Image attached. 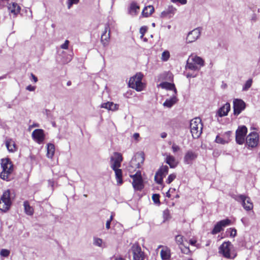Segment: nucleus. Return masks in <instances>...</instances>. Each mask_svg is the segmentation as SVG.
Returning <instances> with one entry per match:
<instances>
[{
  "label": "nucleus",
  "mask_w": 260,
  "mask_h": 260,
  "mask_svg": "<svg viewBox=\"0 0 260 260\" xmlns=\"http://www.w3.org/2000/svg\"><path fill=\"white\" fill-rule=\"evenodd\" d=\"M1 165L2 171L0 173V178L7 181H10L11 180L10 176L14 170L12 162L10 158H3L1 160Z\"/></svg>",
  "instance_id": "f257e3e1"
},
{
  "label": "nucleus",
  "mask_w": 260,
  "mask_h": 260,
  "mask_svg": "<svg viewBox=\"0 0 260 260\" xmlns=\"http://www.w3.org/2000/svg\"><path fill=\"white\" fill-rule=\"evenodd\" d=\"M219 253L228 259H234L237 256V253L230 241L224 242L219 247Z\"/></svg>",
  "instance_id": "f03ea898"
},
{
  "label": "nucleus",
  "mask_w": 260,
  "mask_h": 260,
  "mask_svg": "<svg viewBox=\"0 0 260 260\" xmlns=\"http://www.w3.org/2000/svg\"><path fill=\"white\" fill-rule=\"evenodd\" d=\"M143 77L144 75L142 73H136L135 75L130 78L128 82L129 87L137 91H142L145 87V84L142 82Z\"/></svg>",
  "instance_id": "7ed1b4c3"
},
{
  "label": "nucleus",
  "mask_w": 260,
  "mask_h": 260,
  "mask_svg": "<svg viewBox=\"0 0 260 260\" xmlns=\"http://www.w3.org/2000/svg\"><path fill=\"white\" fill-rule=\"evenodd\" d=\"M203 126L202 120L200 118L197 117L190 121V132L194 139H197L201 136L202 133Z\"/></svg>",
  "instance_id": "20e7f679"
},
{
  "label": "nucleus",
  "mask_w": 260,
  "mask_h": 260,
  "mask_svg": "<svg viewBox=\"0 0 260 260\" xmlns=\"http://www.w3.org/2000/svg\"><path fill=\"white\" fill-rule=\"evenodd\" d=\"M175 240L176 244L180 248L181 252L190 255L192 254L191 251L190 250L188 246H186L185 242L187 243V240L181 235H176L175 237Z\"/></svg>",
  "instance_id": "39448f33"
},
{
  "label": "nucleus",
  "mask_w": 260,
  "mask_h": 260,
  "mask_svg": "<svg viewBox=\"0 0 260 260\" xmlns=\"http://www.w3.org/2000/svg\"><path fill=\"white\" fill-rule=\"evenodd\" d=\"M12 202L10 199V191H5L0 200V210L3 212L7 211L10 208Z\"/></svg>",
  "instance_id": "423d86ee"
},
{
  "label": "nucleus",
  "mask_w": 260,
  "mask_h": 260,
  "mask_svg": "<svg viewBox=\"0 0 260 260\" xmlns=\"http://www.w3.org/2000/svg\"><path fill=\"white\" fill-rule=\"evenodd\" d=\"M144 159V154L143 153L136 155L129 162L128 170L131 172L135 171L136 169L140 168L142 164H143Z\"/></svg>",
  "instance_id": "0eeeda50"
},
{
  "label": "nucleus",
  "mask_w": 260,
  "mask_h": 260,
  "mask_svg": "<svg viewBox=\"0 0 260 260\" xmlns=\"http://www.w3.org/2000/svg\"><path fill=\"white\" fill-rule=\"evenodd\" d=\"M232 197L238 202L241 201L242 206L246 210L249 211L253 209V203L250 198L244 195H233Z\"/></svg>",
  "instance_id": "6e6552de"
},
{
  "label": "nucleus",
  "mask_w": 260,
  "mask_h": 260,
  "mask_svg": "<svg viewBox=\"0 0 260 260\" xmlns=\"http://www.w3.org/2000/svg\"><path fill=\"white\" fill-rule=\"evenodd\" d=\"M130 177L133 179V186L136 190H141L144 188L143 181L140 171H138L134 175H131Z\"/></svg>",
  "instance_id": "1a4fd4ad"
},
{
  "label": "nucleus",
  "mask_w": 260,
  "mask_h": 260,
  "mask_svg": "<svg viewBox=\"0 0 260 260\" xmlns=\"http://www.w3.org/2000/svg\"><path fill=\"white\" fill-rule=\"evenodd\" d=\"M247 133V128L244 126H239L236 131V141L239 145L243 144L245 142V136Z\"/></svg>",
  "instance_id": "9d476101"
},
{
  "label": "nucleus",
  "mask_w": 260,
  "mask_h": 260,
  "mask_svg": "<svg viewBox=\"0 0 260 260\" xmlns=\"http://www.w3.org/2000/svg\"><path fill=\"white\" fill-rule=\"evenodd\" d=\"M133 254V260H144V253L138 242L134 243L131 248Z\"/></svg>",
  "instance_id": "9b49d317"
},
{
  "label": "nucleus",
  "mask_w": 260,
  "mask_h": 260,
  "mask_svg": "<svg viewBox=\"0 0 260 260\" xmlns=\"http://www.w3.org/2000/svg\"><path fill=\"white\" fill-rule=\"evenodd\" d=\"M246 144L250 147H255L259 142V135L255 132H251L246 138Z\"/></svg>",
  "instance_id": "f8f14e48"
},
{
  "label": "nucleus",
  "mask_w": 260,
  "mask_h": 260,
  "mask_svg": "<svg viewBox=\"0 0 260 260\" xmlns=\"http://www.w3.org/2000/svg\"><path fill=\"white\" fill-rule=\"evenodd\" d=\"M231 220L228 218L220 220L217 222L214 225V227L213 228L211 233L212 235L217 234L223 230V228L230 225L231 224Z\"/></svg>",
  "instance_id": "ddd939ff"
},
{
  "label": "nucleus",
  "mask_w": 260,
  "mask_h": 260,
  "mask_svg": "<svg viewBox=\"0 0 260 260\" xmlns=\"http://www.w3.org/2000/svg\"><path fill=\"white\" fill-rule=\"evenodd\" d=\"M114 156L111 157V167L112 169H119L121 167V164L123 161L122 154L119 152H114Z\"/></svg>",
  "instance_id": "4468645a"
},
{
  "label": "nucleus",
  "mask_w": 260,
  "mask_h": 260,
  "mask_svg": "<svg viewBox=\"0 0 260 260\" xmlns=\"http://www.w3.org/2000/svg\"><path fill=\"white\" fill-rule=\"evenodd\" d=\"M246 104L245 102L241 99H235L233 102L234 114L235 115H238L245 109Z\"/></svg>",
  "instance_id": "2eb2a0df"
},
{
  "label": "nucleus",
  "mask_w": 260,
  "mask_h": 260,
  "mask_svg": "<svg viewBox=\"0 0 260 260\" xmlns=\"http://www.w3.org/2000/svg\"><path fill=\"white\" fill-rule=\"evenodd\" d=\"M33 139L38 144H41L45 140V135L42 129H36L32 133Z\"/></svg>",
  "instance_id": "dca6fc26"
},
{
  "label": "nucleus",
  "mask_w": 260,
  "mask_h": 260,
  "mask_svg": "<svg viewBox=\"0 0 260 260\" xmlns=\"http://www.w3.org/2000/svg\"><path fill=\"white\" fill-rule=\"evenodd\" d=\"M201 35L200 30L199 28H196L190 31L186 37V42L190 43L196 41Z\"/></svg>",
  "instance_id": "f3484780"
},
{
  "label": "nucleus",
  "mask_w": 260,
  "mask_h": 260,
  "mask_svg": "<svg viewBox=\"0 0 260 260\" xmlns=\"http://www.w3.org/2000/svg\"><path fill=\"white\" fill-rule=\"evenodd\" d=\"M197 157V153L191 150H188L184 155V161L186 164H192V161L195 160Z\"/></svg>",
  "instance_id": "a211bd4d"
},
{
  "label": "nucleus",
  "mask_w": 260,
  "mask_h": 260,
  "mask_svg": "<svg viewBox=\"0 0 260 260\" xmlns=\"http://www.w3.org/2000/svg\"><path fill=\"white\" fill-rule=\"evenodd\" d=\"M110 30L109 25L107 24L105 26V30L102 34L101 39V42L104 45L108 44L110 40Z\"/></svg>",
  "instance_id": "6ab92c4d"
},
{
  "label": "nucleus",
  "mask_w": 260,
  "mask_h": 260,
  "mask_svg": "<svg viewBox=\"0 0 260 260\" xmlns=\"http://www.w3.org/2000/svg\"><path fill=\"white\" fill-rule=\"evenodd\" d=\"M8 10L10 14L16 17L20 12L21 8L16 3L9 4L8 6Z\"/></svg>",
  "instance_id": "aec40b11"
},
{
  "label": "nucleus",
  "mask_w": 260,
  "mask_h": 260,
  "mask_svg": "<svg viewBox=\"0 0 260 260\" xmlns=\"http://www.w3.org/2000/svg\"><path fill=\"white\" fill-rule=\"evenodd\" d=\"M176 11V9L174 8L173 6H169L167 9L163 11L161 13V17L162 18H171L172 17L175 11Z\"/></svg>",
  "instance_id": "412c9836"
},
{
  "label": "nucleus",
  "mask_w": 260,
  "mask_h": 260,
  "mask_svg": "<svg viewBox=\"0 0 260 260\" xmlns=\"http://www.w3.org/2000/svg\"><path fill=\"white\" fill-rule=\"evenodd\" d=\"M140 9V6L135 2L131 3L128 8V13L132 15H137Z\"/></svg>",
  "instance_id": "4be33fe9"
},
{
  "label": "nucleus",
  "mask_w": 260,
  "mask_h": 260,
  "mask_svg": "<svg viewBox=\"0 0 260 260\" xmlns=\"http://www.w3.org/2000/svg\"><path fill=\"white\" fill-rule=\"evenodd\" d=\"M231 110V106L230 103H226L222 106L218 111V116L223 117L226 116Z\"/></svg>",
  "instance_id": "5701e85b"
},
{
  "label": "nucleus",
  "mask_w": 260,
  "mask_h": 260,
  "mask_svg": "<svg viewBox=\"0 0 260 260\" xmlns=\"http://www.w3.org/2000/svg\"><path fill=\"white\" fill-rule=\"evenodd\" d=\"M6 146L9 152H14L17 150V147L15 142L11 139L6 140Z\"/></svg>",
  "instance_id": "b1692460"
},
{
  "label": "nucleus",
  "mask_w": 260,
  "mask_h": 260,
  "mask_svg": "<svg viewBox=\"0 0 260 260\" xmlns=\"http://www.w3.org/2000/svg\"><path fill=\"white\" fill-rule=\"evenodd\" d=\"M165 161L169 165L171 168H175L178 164L175 157L170 154L167 155Z\"/></svg>",
  "instance_id": "393cba45"
},
{
  "label": "nucleus",
  "mask_w": 260,
  "mask_h": 260,
  "mask_svg": "<svg viewBox=\"0 0 260 260\" xmlns=\"http://www.w3.org/2000/svg\"><path fill=\"white\" fill-rule=\"evenodd\" d=\"M101 107L109 110L115 111L118 110L119 106L117 104H114L113 102H108L103 103Z\"/></svg>",
  "instance_id": "a878e982"
},
{
  "label": "nucleus",
  "mask_w": 260,
  "mask_h": 260,
  "mask_svg": "<svg viewBox=\"0 0 260 260\" xmlns=\"http://www.w3.org/2000/svg\"><path fill=\"white\" fill-rule=\"evenodd\" d=\"M160 256L164 260H169L171 257V250L167 247H164L160 251Z\"/></svg>",
  "instance_id": "bb28decb"
},
{
  "label": "nucleus",
  "mask_w": 260,
  "mask_h": 260,
  "mask_svg": "<svg viewBox=\"0 0 260 260\" xmlns=\"http://www.w3.org/2000/svg\"><path fill=\"white\" fill-rule=\"evenodd\" d=\"M154 8L153 6L149 5L145 7L142 12V15L145 17H148L154 12Z\"/></svg>",
  "instance_id": "cd10ccee"
},
{
  "label": "nucleus",
  "mask_w": 260,
  "mask_h": 260,
  "mask_svg": "<svg viewBox=\"0 0 260 260\" xmlns=\"http://www.w3.org/2000/svg\"><path fill=\"white\" fill-rule=\"evenodd\" d=\"M115 173V177L118 185H120L123 183L122 172L120 169H113Z\"/></svg>",
  "instance_id": "c85d7f7f"
},
{
  "label": "nucleus",
  "mask_w": 260,
  "mask_h": 260,
  "mask_svg": "<svg viewBox=\"0 0 260 260\" xmlns=\"http://www.w3.org/2000/svg\"><path fill=\"white\" fill-rule=\"evenodd\" d=\"M159 86L164 89L174 90L175 93L177 92V90L175 88V85L173 83H171L167 82H164L159 84Z\"/></svg>",
  "instance_id": "c756f323"
},
{
  "label": "nucleus",
  "mask_w": 260,
  "mask_h": 260,
  "mask_svg": "<svg viewBox=\"0 0 260 260\" xmlns=\"http://www.w3.org/2000/svg\"><path fill=\"white\" fill-rule=\"evenodd\" d=\"M23 206L25 213L28 215H32L34 213V208L30 206L28 201H24Z\"/></svg>",
  "instance_id": "7c9ffc66"
},
{
  "label": "nucleus",
  "mask_w": 260,
  "mask_h": 260,
  "mask_svg": "<svg viewBox=\"0 0 260 260\" xmlns=\"http://www.w3.org/2000/svg\"><path fill=\"white\" fill-rule=\"evenodd\" d=\"M47 156L49 158H52L55 152V146L52 143H49L47 144Z\"/></svg>",
  "instance_id": "2f4dec72"
},
{
  "label": "nucleus",
  "mask_w": 260,
  "mask_h": 260,
  "mask_svg": "<svg viewBox=\"0 0 260 260\" xmlns=\"http://www.w3.org/2000/svg\"><path fill=\"white\" fill-rule=\"evenodd\" d=\"M177 98L175 96L171 98L169 100H167L164 103V106L168 108L171 107L177 102Z\"/></svg>",
  "instance_id": "473e14b6"
},
{
  "label": "nucleus",
  "mask_w": 260,
  "mask_h": 260,
  "mask_svg": "<svg viewBox=\"0 0 260 260\" xmlns=\"http://www.w3.org/2000/svg\"><path fill=\"white\" fill-rule=\"evenodd\" d=\"M191 60H193L196 64L198 66H199L200 67H203L204 65V60L200 57L196 56L194 57L191 58Z\"/></svg>",
  "instance_id": "72a5a7b5"
},
{
  "label": "nucleus",
  "mask_w": 260,
  "mask_h": 260,
  "mask_svg": "<svg viewBox=\"0 0 260 260\" xmlns=\"http://www.w3.org/2000/svg\"><path fill=\"white\" fill-rule=\"evenodd\" d=\"M164 176L157 171L154 176V180L158 184H162L163 183V178Z\"/></svg>",
  "instance_id": "f704fd0d"
},
{
  "label": "nucleus",
  "mask_w": 260,
  "mask_h": 260,
  "mask_svg": "<svg viewBox=\"0 0 260 260\" xmlns=\"http://www.w3.org/2000/svg\"><path fill=\"white\" fill-rule=\"evenodd\" d=\"M187 66L188 69L192 70H198V66L196 64L195 62L191 60V59H189L187 62Z\"/></svg>",
  "instance_id": "c9c22d12"
},
{
  "label": "nucleus",
  "mask_w": 260,
  "mask_h": 260,
  "mask_svg": "<svg viewBox=\"0 0 260 260\" xmlns=\"http://www.w3.org/2000/svg\"><path fill=\"white\" fill-rule=\"evenodd\" d=\"M158 171L161 173L164 177L168 173L169 168L167 166H161Z\"/></svg>",
  "instance_id": "e433bc0d"
},
{
  "label": "nucleus",
  "mask_w": 260,
  "mask_h": 260,
  "mask_svg": "<svg viewBox=\"0 0 260 260\" xmlns=\"http://www.w3.org/2000/svg\"><path fill=\"white\" fill-rule=\"evenodd\" d=\"M215 142L218 144H224L229 142V140H226L223 138L220 137L219 135H217L215 140Z\"/></svg>",
  "instance_id": "4c0bfd02"
},
{
  "label": "nucleus",
  "mask_w": 260,
  "mask_h": 260,
  "mask_svg": "<svg viewBox=\"0 0 260 260\" xmlns=\"http://www.w3.org/2000/svg\"><path fill=\"white\" fill-rule=\"evenodd\" d=\"M160 196L159 194L155 193L152 195V199L155 204L159 205L160 202L159 200Z\"/></svg>",
  "instance_id": "58836bf2"
},
{
  "label": "nucleus",
  "mask_w": 260,
  "mask_h": 260,
  "mask_svg": "<svg viewBox=\"0 0 260 260\" xmlns=\"http://www.w3.org/2000/svg\"><path fill=\"white\" fill-rule=\"evenodd\" d=\"M252 80L251 79H248L245 83L243 87V90H247L251 86Z\"/></svg>",
  "instance_id": "ea45409f"
},
{
  "label": "nucleus",
  "mask_w": 260,
  "mask_h": 260,
  "mask_svg": "<svg viewBox=\"0 0 260 260\" xmlns=\"http://www.w3.org/2000/svg\"><path fill=\"white\" fill-rule=\"evenodd\" d=\"M176 175L175 173L169 175L166 180V183L168 184H170L176 178Z\"/></svg>",
  "instance_id": "a19ab883"
},
{
  "label": "nucleus",
  "mask_w": 260,
  "mask_h": 260,
  "mask_svg": "<svg viewBox=\"0 0 260 260\" xmlns=\"http://www.w3.org/2000/svg\"><path fill=\"white\" fill-rule=\"evenodd\" d=\"M80 0H67L68 8L70 9L73 5L77 4L79 3Z\"/></svg>",
  "instance_id": "79ce46f5"
},
{
  "label": "nucleus",
  "mask_w": 260,
  "mask_h": 260,
  "mask_svg": "<svg viewBox=\"0 0 260 260\" xmlns=\"http://www.w3.org/2000/svg\"><path fill=\"white\" fill-rule=\"evenodd\" d=\"M170 57V53L168 51H165L162 52L161 55V59L164 61H167Z\"/></svg>",
  "instance_id": "37998d69"
},
{
  "label": "nucleus",
  "mask_w": 260,
  "mask_h": 260,
  "mask_svg": "<svg viewBox=\"0 0 260 260\" xmlns=\"http://www.w3.org/2000/svg\"><path fill=\"white\" fill-rule=\"evenodd\" d=\"M10 253V251L6 249H3L0 252V255L2 256L8 257Z\"/></svg>",
  "instance_id": "c03bdc74"
},
{
  "label": "nucleus",
  "mask_w": 260,
  "mask_h": 260,
  "mask_svg": "<svg viewBox=\"0 0 260 260\" xmlns=\"http://www.w3.org/2000/svg\"><path fill=\"white\" fill-rule=\"evenodd\" d=\"M163 217H164L165 220H167L170 219L171 216L170 215V211L168 209H166L165 211H164Z\"/></svg>",
  "instance_id": "a18cd8bd"
},
{
  "label": "nucleus",
  "mask_w": 260,
  "mask_h": 260,
  "mask_svg": "<svg viewBox=\"0 0 260 260\" xmlns=\"http://www.w3.org/2000/svg\"><path fill=\"white\" fill-rule=\"evenodd\" d=\"M103 243V241L101 239L96 238L94 239V244L98 246H101Z\"/></svg>",
  "instance_id": "49530a36"
},
{
  "label": "nucleus",
  "mask_w": 260,
  "mask_h": 260,
  "mask_svg": "<svg viewBox=\"0 0 260 260\" xmlns=\"http://www.w3.org/2000/svg\"><path fill=\"white\" fill-rule=\"evenodd\" d=\"M147 30V27L145 26H142L140 29V32L141 34V37L143 38L145 35V34Z\"/></svg>",
  "instance_id": "de8ad7c7"
},
{
  "label": "nucleus",
  "mask_w": 260,
  "mask_h": 260,
  "mask_svg": "<svg viewBox=\"0 0 260 260\" xmlns=\"http://www.w3.org/2000/svg\"><path fill=\"white\" fill-rule=\"evenodd\" d=\"M113 215H111L110 216V219H108L107 222H106V228L107 229H109L110 228V224H111V222L112 221V220H113Z\"/></svg>",
  "instance_id": "09e8293b"
},
{
  "label": "nucleus",
  "mask_w": 260,
  "mask_h": 260,
  "mask_svg": "<svg viewBox=\"0 0 260 260\" xmlns=\"http://www.w3.org/2000/svg\"><path fill=\"white\" fill-rule=\"evenodd\" d=\"M172 149L173 152L174 153H175V152L179 151L180 149V148L179 146L177 145L176 144H173L172 145Z\"/></svg>",
  "instance_id": "8fccbe9b"
},
{
  "label": "nucleus",
  "mask_w": 260,
  "mask_h": 260,
  "mask_svg": "<svg viewBox=\"0 0 260 260\" xmlns=\"http://www.w3.org/2000/svg\"><path fill=\"white\" fill-rule=\"evenodd\" d=\"M69 41L66 40L64 43L61 45V48L63 49H68L69 47Z\"/></svg>",
  "instance_id": "3c124183"
},
{
  "label": "nucleus",
  "mask_w": 260,
  "mask_h": 260,
  "mask_svg": "<svg viewBox=\"0 0 260 260\" xmlns=\"http://www.w3.org/2000/svg\"><path fill=\"white\" fill-rule=\"evenodd\" d=\"M230 236L232 237H235L237 234V231L235 229H230Z\"/></svg>",
  "instance_id": "603ef678"
},
{
  "label": "nucleus",
  "mask_w": 260,
  "mask_h": 260,
  "mask_svg": "<svg viewBox=\"0 0 260 260\" xmlns=\"http://www.w3.org/2000/svg\"><path fill=\"white\" fill-rule=\"evenodd\" d=\"M171 1L174 3L179 2L182 5H184L187 3V0H171Z\"/></svg>",
  "instance_id": "864d4df0"
},
{
  "label": "nucleus",
  "mask_w": 260,
  "mask_h": 260,
  "mask_svg": "<svg viewBox=\"0 0 260 260\" xmlns=\"http://www.w3.org/2000/svg\"><path fill=\"white\" fill-rule=\"evenodd\" d=\"M26 89L28 91H33L35 90L36 86H34L31 85H29L26 87Z\"/></svg>",
  "instance_id": "5fc2aeb1"
},
{
  "label": "nucleus",
  "mask_w": 260,
  "mask_h": 260,
  "mask_svg": "<svg viewBox=\"0 0 260 260\" xmlns=\"http://www.w3.org/2000/svg\"><path fill=\"white\" fill-rule=\"evenodd\" d=\"M197 240L195 239H190L189 241V243L191 245L195 246L196 243H197Z\"/></svg>",
  "instance_id": "6e6d98bb"
},
{
  "label": "nucleus",
  "mask_w": 260,
  "mask_h": 260,
  "mask_svg": "<svg viewBox=\"0 0 260 260\" xmlns=\"http://www.w3.org/2000/svg\"><path fill=\"white\" fill-rule=\"evenodd\" d=\"M31 76L32 79L34 80V81L35 83H36L38 81L37 77L35 75H34L32 73L31 74Z\"/></svg>",
  "instance_id": "4d7b16f0"
},
{
  "label": "nucleus",
  "mask_w": 260,
  "mask_h": 260,
  "mask_svg": "<svg viewBox=\"0 0 260 260\" xmlns=\"http://www.w3.org/2000/svg\"><path fill=\"white\" fill-rule=\"evenodd\" d=\"M139 137L140 135L139 133H135L133 135V137L135 140H137Z\"/></svg>",
  "instance_id": "13d9d810"
},
{
  "label": "nucleus",
  "mask_w": 260,
  "mask_h": 260,
  "mask_svg": "<svg viewBox=\"0 0 260 260\" xmlns=\"http://www.w3.org/2000/svg\"><path fill=\"white\" fill-rule=\"evenodd\" d=\"M232 132L231 131H228L225 133L224 135L226 136V137L229 138L231 135Z\"/></svg>",
  "instance_id": "bf43d9fd"
},
{
  "label": "nucleus",
  "mask_w": 260,
  "mask_h": 260,
  "mask_svg": "<svg viewBox=\"0 0 260 260\" xmlns=\"http://www.w3.org/2000/svg\"><path fill=\"white\" fill-rule=\"evenodd\" d=\"M114 260H126V259L121 256H118V257H116Z\"/></svg>",
  "instance_id": "052dcab7"
},
{
  "label": "nucleus",
  "mask_w": 260,
  "mask_h": 260,
  "mask_svg": "<svg viewBox=\"0 0 260 260\" xmlns=\"http://www.w3.org/2000/svg\"><path fill=\"white\" fill-rule=\"evenodd\" d=\"M170 191H171V189H170L168 191V192H167V193H166V196H167L168 198H171V194H170Z\"/></svg>",
  "instance_id": "680f3d73"
},
{
  "label": "nucleus",
  "mask_w": 260,
  "mask_h": 260,
  "mask_svg": "<svg viewBox=\"0 0 260 260\" xmlns=\"http://www.w3.org/2000/svg\"><path fill=\"white\" fill-rule=\"evenodd\" d=\"M161 138H165L167 137V134L166 133H162L161 134Z\"/></svg>",
  "instance_id": "e2e57ef3"
},
{
  "label": "nucleus",
  "mask_w": 260,
  "mask_h": 260,
  "mask_svg": "<svg viewBox=\"0 0 260 260\" xmlns=\"http://www.w3.org/2000/svg\"><path fill=\"white\" fill-rule=\"evenodd\" d=\"M67 85H68V86H70V85H71V81H69L67 82Z\"/></svg>",
  "instance_id": "0e129e2a"
},
{
  "label": "nucleus",
  "mask_w": 260,
  "mask_h": 260,
  "mask_svg": "<svg viewBox=\"0 0 260 260\" xmlns=\"http://www.w3.org/2000/svg\"><path fill=\"white\" fill-rule=\"evenodd\" d=\"M187 260H193V259H192V258H188Z\"/></svg>",
  "instance_id": "69168bd1"
}]
</instances>
